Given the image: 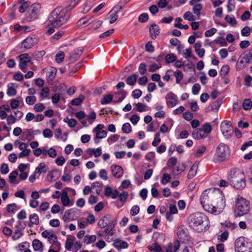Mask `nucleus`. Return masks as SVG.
Returning a JSON list of instances; mask_svg holds the SVG:
<instances>
[{
	"mask_svg": "<svg viewBox=\"0 0 252 252\" xmlns=\"http://www.w3.org/2000/svg\"><path fill=\"white\" fill-rule=\"evenodd\" d=\"M200 202L206 211L215 215L220 214L226 205L224 195L219 189L204 190L201 195Z\"/></svg>",
	"mask_w": 252,
	"mask_h": 252,
	"instance_id": "obj_1",
	"label": "nucleus"
},
{
	"mask_svg": "<svg viewBox=\"0 0 252 252\" xmlns=\"http://www.w3.org/2000/svg\"><path fill=\"white\" fill-rule=\"evenodd\" d=\"M71 13L67 9L58 6L51 13L50 21L54 27H58L66 23L70 18Z\"/></svg>",
	"mask_w": 252,
	"mask_h": 252,
	"instance_id": "obj_2",
	"label": "nucleus"
},
{
	"mask_svg": "<svg viewBox=\"0 0 252 252\" xmlns=\"http://www.w3.org/2000/svg\"><path fill=\"white\" fill-rule=\"evenodd\" d=\"M230 185L237 189H242L246 186L245 176L244 172L239 168L231 169L227 176Z\"/></svg>",
	"mask_w": 252,
	"mask_h": 252,
	"instance_id": "obj_3",
	"label": "nucleus"
},
{
	"mask_svg": "<svg viewBox=\"0 0 252 252\" xmlns=\"http://www.w3.org/2000/svg\"><path fill=\"white\" fill-rule=\"evenodd\" d=\"M190 218V225L194 229L198 227L199 232H202L206 230V228L209 224V219L204 213H196L191 215Z\"/></svg>",
	"mask_w": 252,
	"mask_h": 252,
	"instance_id": "obj_4",
	"label": "nucleus"
},
{
	"mask_svg": "<svg viewBox=\"0 0 252 252\" xmlns=\"http://www.w3.org/2000/svg\"><path fill=\"white\" fill-rule=\"evenodd\" d=\"M250 208V201L241 196L238 195L236 199L234 210L235 216L238 217L247 214L249 212Z\"/></svg>",
	"mask_w": 252,
	"mask_h": 252,
	"instance_id": "obj_5",
	"label": "nucleus"
},
{
	"mask_svg": "<svg viewBox=\"0 0 252 252\" xmlns=\"http://www.w3.org/2000/svg\"><path fill=\"white\" fill-rule=\"evenodd\" d=\"M231 150L226 144L220 143L216 148L214 155L215 162H222L228 160L230 158Z\"/></svg>",
	"mask_w": 252,
	"mask_h": 252,
	"instance_id": "obj_6",
	"label": "nucleus"
},
{
	"mask_svg": "<svg viewBox=\"0 0 252 252\" xmlns=\"http://www.w3.org/2000/svg\"><path fill=\"white\" fill-rule=\"evenodd\" d=\"M235 249L236 252H252V241L244 237H240L235 241Z\"/></svg>",
	"mask_w": 252,
	"mask_h": 252,
	"instance_id": "obj_7",
	"label": "nucleus"
},
{
	"mask_svg": "<svg viewBox=\"0 0 252 252\" xmlns=\"http://www.w3.org/2000/svg\"><path fill=\"white\" fill-rule=\"evenodd\" d=\"M41 8V4L38 2L32 4L26 13V20L29 22L37 19L39 17Z\"/></svg>",
	"mask_w": 252,
	"mask_h": 252,
	"instance_id": "obj_8",
	"label": "nucleus"
},
{
	"mask_svg": "<svg viewBox=\"0 0 252 252\" xmlns=\"http://www.w3.org/2000/svg\"><path fill=\"white\" fill-rule=\"evenodd\" d=\"M80 25H86L90 26L91 30H97L102 24V22L100 20H94L92 18L86 20V18L80 19L78 22Z\"/></svg>",
	"mask_w": 252,
	"mask_h": 252,
	"instance_id": "obj_9",
	"label": "nucleus"
},
{
	"mask_svg": "<svg viewBox=\"0 0 252 252\" xmlns=\"http://www.w3.org/2000/svg\"><path fill=\"white\" fill-rule=\"evenodd\" d=\"M18 58L20 60L19 66L23 72H26L28 63L32 62V58L27 53H24L19 55Z\"/></svg>",
	"mask_w": 252,
	"mask_h": 252,
	"instance_id": "obj_10",
	"label": "nucleus"
},
{
	"mask_svg": "<svg viewBox=\"0 0 252 252\" xmlns=\"http://www.w3.org/2000/svg\"><path fill=\"white\" fill-rule=\"evenodd\" d=\"M180 247V241L178 240L173 243H169L162 248V252H177Z\"/></svg>",
	"mask_w": 252,
	"mask_h": 252,
	"instance_id": "obj_11",
	"label": "nucleus"
},
{
	"mask_svg": "<svg viewBox=\"0 0 252 252\" xmlns=\"http://www.w3.org/2000/svg\"><path fill=\"white\" fill-rule=\"evenodd\" d=\"M38 42L35 36H29L22 42V46L25 49H29L35 46Z\"/></svg>",
	"mask_w": 252,
	"mask_h": 252,
	"instance_id": "obj_12",
	"label": "nucleus"
},
{
	"mask_svg": "<svg viewBox=\"0 0 252 252\" xmlns=\"http://www.w3.org/2000/svg\"><path fill=\"white\" fill-rule=\"evenodd\" d=\"M166 104L168 107L175 106L178 102L177 96L172 92L168 93L166 96Z\"/></svg>",
	"mask_w": 252,
	"mask_h": 252,
	"instance_id": "obj_13",
	"label": "nucleus"
},
{
	"mask_svg": "<svg viewBox=\"0 0 252 252\" xmlns=\"http://www.w3.org/2000/svg\"><path fill=\"white\" fill-rule=\"evenodd\" d=\"M177 235L180 241L184 242L188 240L187 229H185L183 226H179L177 230Z\"/></svg>",
	"mask_w": 252,
	"mask_h": 252,
	"instance_id": "obj_14",
	"label": "nucleus"
},
{
	"mask_svg": "<svg viewBox=\"0 0 252 252\" xmlns=\"http://www.w3.org/2000/svg\"><path fill=\"white\" fill-rule=\"evenodd\" d=\"M111 170L112 175L116 178H120L123 174V169L120 166L112 165Z\"/></svg>",
	"mask_w": 252,
	"mask_h": 252,
	"instance_id": "obj_15",
	"label": "nucleus"
},
{
	"mask_svg": "<svg viewBox=\"0 0 252 252\" xmlns=\"http://www.w3.org/2000/svg\"><path fill=\"white\" fill-rule=\"evenodd\" d=\"M111 216L109 215H106L101 218L98 223L97 225L100 228L105 227L110 222Z\"/></svg>",
	"mask_w": 252,
	"mask_h": 252,
	"instance_id": "obj_16",
	"label": "nucleus"
},
{
	"mask_svg": "<svg viewBox=\"0 0 252 252\" xmlns=\"http://www.w3.org/2000/svg\"><path fill=\"white\" fill-rule=\"evenodd\" d=\"M192 135L193 137L196 139H203L207 136L201 128L194 129Z\"/></svg>",
	"mask_w": 252,
	"mask_h": 252,
	"instance_id": "obj_17",
	"label": "nucleus"
},
{
	"mask_svg": "<svg viewBox=\"0 0 252 252\" xmlns=\"http://www.w3.org/2000/svg\"><path fill=\"white\" fill-rule=\"evenodd\" d=\"M220 128L223 134L226 136H228V132L232 130L230 122L227 121H223L221 123Z\"/></svg>",
	"mask_w": 252,
	"mask_h": 252,
	"instance_id": "obj_18",
	"label": "nucleus"
},
{
	"mask_svg": "<svg viewBox=\"0 0 252 252\" xmlns=\"http://www.w3.org/2000/svg\"><path fill=\"white\" fill-rule=\"evenodd\" d=\"M105 195L115 199L118 196L119 192L117 189L113 190L111 187H108L105 189Z\"/></svg>",
	"mask_w": 252,
	"mask_h": 252,
	"instance_id": "obj_19",
	"label": "nucleus"
},
{
	"mask_svg": "<svg viewBox=\"0 0 252 252\" xmlns=\"http://www.w3.org/2000/svg\"><path fill=\"white\" fill-rule=\"evenodd\" d=\"M113 245L115 248H116L118 250L126 249L128 247V244L126 241L121 240L119 239H116V240H115L113 244Z\"/></svg>",
	"mask_w": 252,
	"mask_h": 252,
	"instance_id": "obj_20",
	"label": "nucleus"
},
{
	"mask_svg": "<svg viewBox=\"0 0 252 252\" xmlns=\"http://www.w3.org/2000/svg\"><path fill=\"white\" fill-rule=\"evenodd\" d=\"M75 240L76 238L74 236L71 235H68L67 236V239L65 244V248L67 250H71Z\"/></svg>",
	"mask_w": 252,
	"mask_h": 252,
	"instance_id": "obj_21",
	"label": "nucleus"
},
{
	"mask_svg": "<svg viewBox=\"0 0 252 252\" xmlns=\"http://www.w3.org/2000/svg\"><path fill=\"white\" fill-rule=\"evenodd\" d=\"M30 222L28 226L32 227L33 225H38L39 223V220L38 215L35 214H32L29 216Z\"/></svg>",
	"mask_w": 252,
	"mask_h": 252,
	"instance_id": "obj_22",
	"label": "nucleus"
},
{
	"mask_svg": "<svg viewBox=\"0 0 252 252\" xmlns=\"http://www.w3.org/2000/svg\"><path fill=\"white\" fill-rule=\"evenodd\" d=\"M159 27L156 24L152 25L150 28V32L151 37L155 39L159 33Z\"/></svg>",
	"mask_w": 252,
	"mask_h": 252,
	"instance_id": "obj_23",
	"label": "nucleus"
},
{
	"mask_svg": "<svg viewBox=\"0 0 252 252\" xmlns=\"http://www.w3.org/2000/svg\"><path fill=\"white\" fill-rule=\"evenodd\" d=\"M83 50H76L74 52L71 54L69 58V63H72L76 61L79 56L82 54Z\"/></svg>",
	"mask_w": 252,
	"mask_h": 252,
	"instance_id": "obj_24",
	"label": "nucleus"
},
{
	"mask_svg": "<svg viewBox=\"0 0 252 252\" xmlns=\"http://www.w3.org/2000/svg\"><path fill=\"white\" fill-rule=\"evenodd\" d=\"M48 169V167L46 166L45 163L41 162L40 163L38 167L36 168L35 171L34 172V174L38 173L40 174L41 173H45Z\"/></svg>",
	"mask_w": 252,
	"mask_h": 252,
	"instance_id": "obj_25",
	"label": "nucleus"
},
{
	"mask_svg": "<svg viewBox=\"0 0 252 252\" xmlns=\"http://www.w3.org/2000/svg\"><path fill=\"white\" fill-rule=\"evenodd\" d=\"M126 92L124 90H120L119 92L114 93V95H120L121 96L117 100H114L113 103H117L122 102L126 95Z\"/></svg>",
	"mask_w": 252,
	"mask_h": 252,
	"instance_id": "obj_26",
	"label": "nucleus"
},
{
	"mask_svg": "<svg viewBox=\"0 0 252 252\" xmlns=\"http://www.w3.org/2000/svg\"><path fill=\"white\" fill-rule=\"evenodd\" d=\"M88 154H89L90 157L94 155L95 157H98L102 154L101 149L98 148L96 149L89 148L87 151Z\"/></svg>",
	"mask_w": 252,
	"mask_h": 252,
	"instance_id": "obj_27",
	"label": "nucleus"
},
{
	"mask_svg": "<svg viewBox=\"0 0 252 252\" xmlns=\"http://www.w3.org/2000/svg\"><path fill=\"white\" fill-rule=\"evenodd\" d=\"M240 57L242 58V60L240 61V63L241 64L244 63H246L247 64H249L251 63V60L252 62V53L251 52H249L244 55V56H241Z\"/></svg>",
	"mask_w": 252,
	"mask_h": 252,
	"instance_id": "obj_28",
	"label": "nucleus"
},
{
	"mask_svg": "<svg viewBox=\"0 0 252 252\" xmlns=\"http://www.w3.org/2000/svg\"><path fill=\"white\" fill-rule=\"evenodd\" d=\"M137 77L138 75L135 73L133 74L132 75H129L127 77L126 82L127 84L130 86H133L137 81Z\"/></svg>",
	"mask_w": 252,
	"mask_h": 252,
	"instance_id": "obj_29",
	"label": "nucleus"
},
{
	"mask_svg": "<svg viewBox=\"0 0 252 252\" xmlns=\"http://www.w3.org/2000/svg\"><path fill=\"white\" fill-rule=\"evenodd\" d=\"M21 5L18 8L19 11L23 13L26 11V10L29 8L31 5V2L29 0L22 1V3H20Z\"/></svg>",
	"mask_w": 252,
	"mask_h": 252,
	"instance_id": "obj_30",
	"label": "nucleus"
},
{
	"mask_svg": "<svg viewBox=\"0 0 252 252\" xmlns=\"http://www.w3.org/2000/svg\"><path fill=\"white\" fill-rule=\"evenodd\" d=\"M198 169V165L196 164H193L192 166L191 167L188 174V178L189 179H192L193 178L196 173Z\"/></svg>",
	"mask_w": 252,
	"mask_h": 252,
	"instance_id": "obj_31",
	"label": "nucleus"
},
{
	"mask_svg": "<svg viewBox=\"0 0 252 252\" xmlns=\"http://www.w3.org/2000/svg\"><path fill=\"white\" fill-rule=\"evenodd\" d=\"M33 248L35 251L42 252L43 251L42 243L38 239H34L32 241Z\"/></svg>",
	"mask_w": 252,
	"mask_h": 252,
	"instance_id": "obj_32",
	"label": "nucleus"
},
{
	"mask_svg": "<svg viewBox=\"0 0 252 252\" xmlns=\"http://www.w3.org/2000/svg\"><path fill=\"white\" fill-rule=\"evenodd\" d=\"M113 95L111 94H107L104 95L100 100L101 104H106L111 102H113Z\"/></svg>",
	"mask_w": 252,
	"mask_h": 252,
	"instance_id": "obj_33",
	"label": "nucleus"
},
{
	"mask_svg": "<svg viewBox=\"0 0 252 252\" xmlns=\"http://www.w3.org/2000/svg\"><path fill=\"white\" fill-rule=\"evenodd\" d=\"M58 171L57 170H53L49 172L47 175V180L51 182L53 180H56L58 176Z\"/></svg>",
	"mask_w": 252,
	"mask_h": 252,
	"instance_id": "obj_34",
	"label": "nucleus"
},
{
	"mask_svg": "<svg viewBox=\"0 0 252 252\" xmlns=\"http://www.w3.org/2000/svg\"><path fill=\"white\" fill-rule=\"evenodd\" d=\"M177 58V56L173 53H170V54H167L165 56V60L166 63L167 64H169V63H172L174 62L175 61H176Z\"/></svg>",
	"mask_w": 252,
	"mask_h": 252,
	"instance_id": "obj_35",
	"label": "nucleus"
},
{
	"mask_svg": "<svg viewBox=\"0 0 252 252\" xmlns=\"http://www.w3.org/2000/svg\"><path fill=\"white\" fill-rule=\"evenodd\" d=\"M96 237L95 235H86L84 237L83 242L87 244H90L94 242L96 240Z\"/></svg>",
	"mask_w": 252,
	"mask_h": 252,
	"instance_id": "obj_36",
	"label": "nucleus"
},
{
	"mask_svg": "<svg viewBox=\"0 0 252 252\" xmlns=\"http://www.w3.org/2000/svg\"><path fill=\"white\" fill-rule=\"evenodd\" d=\"M149 250L150 251H154L156 252H162V248L157 243H155L151 245L148 247Z\"/></svg>",
	"mask_w": 252,
	"mask_h": 252,
	"instance_id": "obj_37",
	"label": "nucleus"
},
{
	"mask_svg": "<svg viewBox=\"0 0 252 252\" xmlns=\"http://www.w3.org/2000/svg\"><path fill=\"white\" fill-rule=\"evenodd\" d=\"M174 76L176 77V82L177 83H180L181 81L183 78V73L179 70H176L175 72L173 71Z\"/></svg>",
	"mask_w": 252,
	"mask_h": 252,
	"instance_id": "obj_38",
	"label": "nucleus"
},
{
	"mask_svg": "<svg viewBox=\"0 0 252 252\" xmlns=\"http://www.w3.org/2000/svg\"><path fill=\"white\" fill-rule=\"evenodd\" d=\"M243 108L244 110H250L252 108V101L249 98L245 99L243 103Z\"/></svg>",
	"mask_w": 252,
	"mask_h": 252,
	"instance_id": "obj_39",
	"label": "nucleus"
},
{
	"mask_svg": "<svg viewBox=\"0 0 252 252\" xmlns=\"http://www.w3.org/2000/svg\"><path fill=\"white\" fill-rule=\"evenodd\" d=\"M183 17L188 21H193L195 20L196 16L192 15L190 11H187L184 14Z\"/></svg>",
	"mask_w": 252,
	"mask_h": 252,
	"instance_id": "obj_40",
	"label": "nucleus"
},
{
	"mask_svg": "<svg viewBox=\"0 0 252 252\" xmlns=\"http://www.w3.org/2000/svg\"><path fill=\"white\" fill-rule=\"evenodd\" d=\"M213 42L216 44H220L221 46H226L227 45L225 39L222 37H218Z\"/></svg>",
	"mask_w": 252,
	"mask_h": 252,
	"instance_id": "obj_41",
	"label": "nucleus"
},
{
	"mask_svg": "<svg viewBox=\"0 0 252 252\" xmlns=\"http://www.w3.org/2000/svg\"><path fill=\"white\" fill-rule=\"evenodd\" d=\"M202 9V5L201 4H198L197 5H193V12L195 16L198 18L199 15H200V11Z\"/></svg>",
	"mask_w": 252,
	"mask_h": 252,
	"instance_id": "obj_42",
	"label": "nucleus"
},
{
	"mask_svg": "<svg viewBox=\"0 0 252 252\" xmlns=\"http://www.w3.org/2000/svg\"><path fill=\"white\" fill-rule=\"evenodd\" d=\"M224 19L231 26L234 27L237 25V21L234 17H230L229 15H226Z\"/></svg>",
	"mask_w": 252,
	"mask_h": 252,
	"instance_id": "obj_43",
	"label": "nucleus"
},
{
	"mask_svg": "<svg viewBox=\"0 0 252 252\" xmlns=\"http://www.w3.org/2000/svg\"><path fill=\"white\" fill-rule=\"evenodd\" d=\"M18 174V173L17 170H14L10 173L9 175V182L10 183H16V178Z\"/></svg>",
	"mask_w": 252,
	"mask_h": 252,
	"instance_id": "obj_44",
	"label": "nucleus"
},
{
	"mask_svg": "<svg viewBox=\"0 0 252 252\" xmlns=\"http://www.w3.org/2000/svg\"><path fill=\"white\" fill-rule=\"evenodd\" d=\"M228 236H229L228 232L227 231H225L224 232L222 233L221 234L219 235L218 236V239L221 242H223L225 241L226 240H227V239L228 238Z\"/></svg>",
	"mask_w": 252,
	"mask_h": 252,
	"instance_id": "obj_45",
	"label": "nucleus"
},
{
	"mask_svg": "<svg viewBox=\"0 0 252 252\" xmlns=\"http://www.w3.org/2000/svg\"><path fill=\"white\" fill-rule=\"evenodd\" d=\"M185 169V166L182 164L181 165L177 166L176 168L173 169L172 172L174 175H178L182 172L184 171Z\"/></svg>",
	"mask_w": 252,
	"mask_h": 252,
	"instance_id": "obj_46",
	"label": "nucleus"
},
{
	"mask_svg": "<svg viewBox=\"0 0 252 252\" xmlns=\"http://www.w3.org/2000/svg\"><path fill=\"white\" fill-rule=\"evenodd\" d=\"M45 109V106L42 103H36L33 108V110L36 112H40L43 111Z\"/></svg>",
	"mask_w": 252,
	"mask_h": 252,
	"instance_id": "obj_47",
	"label": "nucleus"
},
{
	"mask_svg": "<svg viewBox=\"0 0 252 252\" xmlns=\"http://www.w3.org/2000/svg\"><path fill=\"white\" fill-rule=\"evenodd\" d=\"M64 58V53L63 51H59L56 55V61L58 63H62Z\"/></svg>",
	"mask_w": 252,
	"mask_h": 252,
	"instance_id": "obj_48",
	"label": "nucleus"
},
{
	"mask_svg": "<svg viewBox=\"0 0 252 252\" xmlns=\"http://www.w3.org/2000/svg\"><path fill=\"white\" fill-rule=\"evenodd\" d=\"M63 121L67 123L68 126L70 127H74L77 124V121L74 119H69L68 118L64 119Z\"/></svg>",
	"mask_w": 252,
	"mask_h": 252,
	"instance_id": "obj_49",
	"label": "nucleus"
},
{
	"mask_svg": "<svg viewBox=\"0 0 252 252\" xmlns=\"http://www.w3.org/2000/svg\"><path fill=\"white\" fill-rule=\"evenodd\" d=\"M49 208V203L44 202L41 203L39 207L38 211L40 212H44Z\"/></svg>",
	"mask_w": 252,
	"mask_h": 252,
	"instance_id": "obj_50",
	"label": "nucleus"
},
{
	"mask_svg": "<svg viewBox=\"0 0 252 252\" xmlns=\"http://www.w3.org/2000/svg\"><path fill=\"white\" fill-rule=\"evenodd\" d=\"M122 131L124 133H129L131 131V127L129 123L124 124L122 126Z\"/></svg>",
	"mask_w": 252,
	"mask_h": 252,
	"instance_id": "obj_51",
	"label": "nucleus"
},
{
	"mask_svg": "<svg viewBox=\"0 0 252 252\" xmlns=\"http://www.w3.org/2000/svg\"><path fill=\"white\" fill-rule=\"evenodd\" d=\"M49 94V90L48 87H44L41 90L40 93V96L43 98H47Z\"/></svg>",
	"mask_w": 252,
	"mask_h": 252,
	"instance_id": "obj_52",
	"label": "nucleus"
},
{
	"mask_svg": "<svg viewBox=\"0 0 252 252\" xmlns=\"http://www.w3.org/2000/svg\"><path fill=\"white\" fill-rule=\"evenodd\" d=\"M17 229L15 230L12 236V239L14 240L19 239L23 235V233L20 230L19 227L17 226Z\"/></svg>",
	"mask_w": 252,
	"mask_h": 252,
	"instance_id": "obj_53",
	"label": "nucleus"
},
{
	"mask_svg": "<svg viewBox=\"0 0 252 252\" xmlns=\"http://www.w3.org/2000/svg\"><path fill=\"white\" fill-rule=\"evenodd\" d=\"M106 135L107 132L104 130H102L99 133L97 132V134H96L95 138L94 139L95 142L96 143L98 142V141H96V139H101L104 138L106 136Z\"/></svg>",
	"mask_w": 252,
	"mask_h": 252,
	"instance_id": "obj_54",
	"label": "nucleus"
},
{
	"mask_svg": "<svg viewBox=\"0 0 252 252\" xmlns=\"http://www.w3.org/2000/svg\"><path fill=\"white\" fill-rule=\"evenodd\" d=\"M201 128L207 136L212 130V126L209 123L205 124Z\"/></svg>",
	"mask_w": 252,
	"mask_h": 252,
	"instance_id": "obj_55",
	"label": "nucleus"
},
{
	"mask_svg": "<svg viewBox=\"0 0 252 252\" xmlns=\"http://www.w3.org/2000/svg\"><path fill=\"white\" fill-rule=\"evenodd\" d=\"M177 163V159L175 157H171L169 158L167 162V165L168 167H172L175 166Z\"/></svg>",
	"mask_w": 252,
	"mask_h": 252,
	"instance_id": "obj_56",
	"label": "nucleus"
},
{
	"mask_svg": "<svg viewBox=\"0 0 252 252\" xmlns=\"http://www.w3.org/2000/svg\"><path fill=\"white\" fill-rule=\"evenodd\" d=\"M110 23L113 24L115 22H116L118 18V12L114 11V12H110Z\"/></svg>",
	"mask_w": 252,
	"mask_h": 252,
	"instance_id": "obj_57",
	"label": "nucleus"
},
{
	"mask_svg": "<svg viewBox=\"0 0 252 252\" xmlns=\"http://www.w3.org/2000/svg\"><path fill=\"white\" fill-rule=\"evenodd\" d=\"M61 201L64 206H67L69 205L70 200L67 195L66 192H65V195H63L61 197Z\"/></svg>",
	"mask_w": 252,
	"mask_h": 252,
	"instance_id": "obj_58",
	"label": "nucleus"
},
{
	"mask_svg": "<svg viewBox=\"0 0 252 252\" xmlns=\"http://www.w3.org/2000/svg\"><path fill=\"white\" fill-rule=\"evenodd\" d=\"M36 100V97L34 95L28 96L26 98V102L29 105H33Z\"/></svg>",
	"mask_w": 252,
	"mask_h": 252,
	"instance_id": "obj_59",
	"label": "nucleus"
},
{
	"mask_svg": "<svg viewBox=\"0 0 252 252\" xmlns=\"http://www.w3.org/2000/svg\"><path fill=\"white\" fill-rule=\"evenodd\" d=\"M173 71L172 70H167L165 75L163 77V79L167 82L169 81L171 77L173 75Z\"/></svg>",
	"mask_w": 252,
	"mask_h": 252,
	"instance_id": "obj_60",
	"label": "nucleus"
},
{
	"mask_svg": "<svg viewBox=\"0 0 252 252\" xmlns=\"http://www.w3.org/2000/svg\"><path fill=\"white\" fill-rule=\"evenodd\" d=\"M120 136L118 134H115L113 135H112L110 137H109L107 139V142L109 144H112L116 141H117L119 138Z\"/></svg>",
	"mask_w": 252,
	"mask_h": 252,
	"instance_id": "obj_61",
	"label": "nucleus"
},
{
	"mask_svg": "<svg viewBox=\"0 0 252 252\" xmlns=\"http://www.w3.org/2000/svg\"><path fill=\"white\" fill-rule=\"evenodd\" d=\"M251 33V29L248 26L245 27L241 30V34L244 36H248Z\"/></svg>",
	"mask_w": 252,
	"mask_h": 252,
	"instance_id": "obj_62",
	"label": "nucleus"
},
{
	"mask_svg": "<svg viewBox=\"0 0 252 252\" xmlns=\"http://www.w3.org/2000/svg\"><path fill=\"white\" fill-rule=\"evenodd\" d=\"M217 31L216 28H213L210 30H207L205 32V36L206 37H210L215 34Z\"/></svg>",
	"mask_w": 252,
	"mask_h": 252,
	"instance_id": "obj_63",
	"label": "nucleus"
},
{
	"mask_svg": "<svg viewBox=\"0 0 252 252\" xmlns=\"http://www.w3.org/2000/svg\"><path fill=\"white\" fill-rule=\"evenodd\" d=\"M138 70L141 75H143L147 72L146 65L144 63H141L140 64L138 67Z\"/></svg>",
	"mask_w": 252,
	"mask_h": 252,
	"instance_id": "obj_64",
	"label": "nucleus"
}]
</instances>
